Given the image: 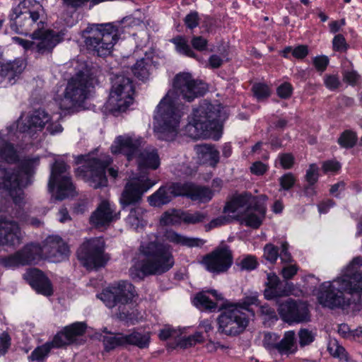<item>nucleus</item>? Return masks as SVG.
<instances>
[{"label": "nucleus", "mask_w": 362, "mask_h": 362, "mask_svg": "<svg viewBox=\"0 0 362 362\" xmlns=\"http://www.w3.org/2000/svg\"><path fill=\"white\" fill-rule=\"evenodd\" d=\"M105 246V240L101 237L88 240L78 249V259L88 269L103 267L108 259Z\"/></svg>", "instance_id": "nucleus-14"}, {"label": "nucleus", "mask_w": 362, "mask_h": 362, "mask_svg": "<svg viewBox=\"0 0 362 362\" xmlns=\"http://www.w3.org/2000/svg\"><path fill=\"white\" fill-rule=\"evenodd\" d=\"M39 164V158H27L25 159L22 163L21 168L18 169H5L3 168L6 171H13L15 173L18 174V188L21 191V194L19 197V200L17 202H13L16 205H21L23 203L24 199V192L21 188L22 185V177L23 175H30L33 172L34 168H36Z\"/></svg>", "instance_id": "nucleus-32"}, {"label": "nucleus", "mask_w": 362, "mask_h": 362, "mask_svg": "<svg viewBox=\"0 0 362 362\" xmlns=\"http://www.w3.org/2000/svg\"><path fill=\"white\" fill-rule=\"evenodd\" d=\"M252 92L257 100H263L270 95V90L268 86L264 83H255L252 86Z\"/></svg>", "instance_id": "nucleus-51"}, {"label": "nucleus", "mask_w": 362, "mask_h": 362, "mask_svg": "<svg viewBox=\"0 0 362 362\" xmlns=\"http://www.w3.org/2000/svg\"><path fill=\"white\" fill-rule=\"evenodd\" d=\"M204 337L201 332H195L194 334L188 336L187 337L182 338L178 345L183 349L195 345L197 343H202L204 341Z\"/></svg>", "instance_id": "nucleus-49"}, {"label": "nucleus", "mask_w": 362, "mask_h": 362, "mask_svg": "<svg viewBox=\"0 0 362 362\" xmlns=\"http://www.w3.org/2000/svg\"><path fill=\"white\" fill-rule=\"evenodd\" d=\"M24 278L37 293L47 296L52 294L53 290L50 281L38 269H28L24 274Z\"/></svg>", "instance_id": "nucleus-24"}, {"label": "nucleus", "mask_w": 362, "mask_h": 362, "mask_svg": "<svg viewBox=\"0 0 362 362\" xmlns=\"http://www.w3.org/2000/svg\"><path fill=\"white\" fill-rule=\"evenodd\" d=\"M278 95L281 98H288L293 91V87L289 83H284L276 90Z\"/></svg>", "instance_id": "nucleus-62"}, {"label": "nucleus", "mask_w": 362, "mask_h": 362, "mask_svg": "<svg viewBox=\"0 0 362 362\" xmlns=\"http://www.w3.org/2000/svg\"><path fill=\"white\" fill-rule=\"evenodd\" d=\"M174 264L172 247L155 239L141 243L139 258L129 269V274L133 279L160 275L168 272Z\"/></svg>", "instance_id": "nucleus-2"}, {"label": "nucleus", "mask_w": 362, "mask_h": 362, "mask_svg": "<svg viewBox=\"0 0 362 362\" xmlns=\"http://www.w3.org/2000/svg\"><path fill=\"white\" fill-rule=\"evenodd\" d=\"M358 140L356 134L351 130H346L342 132L338 139V144L345 148H353Z\"/></svg>", "instance_id": "nucleus-46"}, {"label": "nucleus", "mask_w": 362, "mask_h": 362, "mask_svg": "<svg viewBox=\"0 0 362 362\" xmlns=\"http://www.w3.org/2000/svg\"><path fill=\"white\" fill-rule=\"evenodd\" d=\"M345 292L361 296V274H355L353 276L342 275L332 281L324 282L320 286L317 300L323 307L331 309L341 308L345 305Z\"/></svg>", "instance_id": "nucleus-5"}, {"label": "nucleus", "mask_w": 362, "mask_h": 362, "mask_svg": "<svg viewBox=\"0 0 362 362\" xmlns=\"http://www.w3.org/2000/svg\"><path fill=\"white\" fill-rule=\"evenodd\" d=\"M185 25L189 30L197 28L200 21V17L197 11H191L183 20Z\"/></svg>", "instance_id": "nucleus-52"}, {"label": "nucleus", "mask_w": 362, "mask_h": 362, "mask_svg": "<svg viewBox=\"0 0 362 362\" xmlns=\"http://www.w3.org/2000/svg\"><path fill=\"white\" fill-rule=\"evenodd\" d=\"M209 294H211L216 300L222 299L221 295L218 294L216 290L202 291L197 294L195 296L194 299V305L200 309H206L209 310H215L217 307V304L209 298Z\"/></svg>", "instance_id": "nucleus-35"}, {"label": "nucleus", "mask_w": 362, "mask_h": 362, "mask_svg": "<svg viewBox=\"0 0 362 362\" xmlns=\"http://www.w3.org/2000/svg\"><path fill=\"white\" fill-rule=\"evenodd\" d=\"M69 166L62 160H56L51 168L48 189L52 192L57 188L55 198L63 200L76 194V187L69 175Z\"/></svg>", "instance_id": "nucleus-12"}, {"label": "nucleus", "mask_w": 362, "mask_h": 362, "mask_svg": "<svg viewBox=\"0 0 362 362\" xmlns=\"http://www.w3.org/2000/svg\"><path fill=\"white\" fill-rule=\"evenodd\" d=\"M97 81L93 74L80 71L76 74L69 81L63 97L58 101L60 109L74 111L80 107L88 98L90 88Z\"/></svg>", "instance_id": "nucleus-8"}, {"label": "nucleus", "mask_w": 362, "mask_h": 362, "mask_svg": "<svg viewBox=\"0 0 362 362\" xmlns=\"http://www.w3.org/2000/svg\"><path fill=\"white\" fill-rule=\"evenodd\" d=\"M165 238L170 243L187 247H201L206 243L203 239L187 237L172 230L165 232Z\"/></svg>", "instance_id": "nucleus-33"}, {"label": "nucleus", "mask_w": 362, "mask_h": 362, "mask_svg": "<svg viewBox=\"0 0 362 362\" xmlns=\"http://www.w3.org/2000/svg\"><path fill=\"white\" fill-rule=\"evenodd\" d=\"M18 174L0 168V189L8 192L13 202L19 200L21 191L18 188Z\"/></svg>", "instance_id": "nucleus-30"}, {"label": "nucleus", "mask_w": 362, "mask_h": 362, "mask_svg": "<svg viewBox=\"0 0 362 362\" xmlns=\"http://www.w3.org/2000/svg\"><path fill=\"white\" fill-rule=\"evenodd\" d=\"M180 196L189 198L192 201L199 202H208L213 196V192L206 187L196 185L191 182L180 183Z\"/></svg>", "instance_id": "nucleus-28"}, {"label": "nucleus", "mask_w": 362, "mask_h": 362, "mask_svg": "<svg viewBox=\"0 0 362 362\" xmlns=\"http://www.w3.org/2000/svg\"><path fill=\"white\" fill-rule=\"evenodd\" d=\"M134 89L129 78L117 75L112 85L106 108L112 113L124 112L132 104Z\"/></svg>", "instance_id": "nucleus-10"}, {"label": "nucleus", "mask_w": 362, "mask_h": 362, "mask_svg": "<svg viewBox=\"0 0 362 362\" xmlns=\"http://www.w3.org/2000/svg\"><path fill=\"white\" fill-rule=\"evenodd\" d=\"M266 209L255 198V202L245 210L241 218H235L246 226L258 228L265 217Z\"/></svg>", "instance_id": "nucleus-26"}, {"label": "nucleus", "mask_w": 362, "mask_h": 362, "mask_svg": "<svg viewBox=\"0 0 362 362\" xmlns=\"http://www.w3.org/2000/svg\"><path fill=\"white\" fill-rule=\"evenodd\" d=\"M236 264L241 270L252 271L257 268V258L250 255H245L237 260Z\"/></svg>", "instance_id": "nucleus-47"}, {"label": "nucleus", "mask_w": 362, "mask_h": 362, "mask_svg": "<svg viewBox=\"0 0 362 362\" xmlns=\"http://www.w3.org/2000/svg\"><path fill=\"white\" fill-rule=\"evenodd\" d=\"M23 235L18 223L6 216H0V245L18 246Z\"/></svg>", "instance_id": "nucleus-20"}, {"label": "nucleus", "mask_w": 362, "mask_h": 362, "mask_svg": "<svg viewBox=\"0 0 362 362\" xmlns=\"http://www.w3.org/2000/svg\"><path fill=\"white\" fill-rule=\"evenodd\" d=\"M298 337L301 346L310 344L315 339L313 333L308 329H300L298 332Z\"/></svg>", "instance_id": "nucleus-57"}, {"label": "nucleus", "mask_w": 362, "mask_h": 362, "mask_svg": "<svg viewBox=\"0 0 362 362\" xmlns=\"http://www.w3.org/2000/svg\"><path fill=\"white\" fill-rule=\"evenodd\" d=\"M206 90L205 83L194 79L190 74L176 75L173 89L160 100L155 112V129L159 139L170 141L176 136L182 114L181 100L191 102Z\"/></svg>", "instance_id": "nucleus-1"}, {"label": "nucleus", "mask_w": 362, "mask_h": 362, "mask_svg": "<svg viewBox=\"0 0 362 362\" xmlns=\"http://www.w3.org/2000/svg\"><path fill=\"white\" fill-rule=\"evenodd\" d=\"M278 313L283 321L292 323H303L310 320V314L307 303L288 299L279 303Z\"/></svg>", "instance_id": "nucleus-17"}, {"label": "nucleus", "mask_w": 362, "mask_h": 362, "mask_svg": "<svg viewBox=\"0 0 362 362\" xmlns=\"http://www.w3.org/2000/svg\"><path fill=\"white\" fill-rule=\"evenodd\" d=\"M278 158L284 169H290L294 164V157L291 153L279 154Z\"/></svg>", "instance_id": "nucleus-59"}, {"label": "nucleus", "mask_w": 362, "mask_h": 362, "mask_svg": "<svg viewBox=\"0 0 362 362\" xmlns=\"http://www.w3.org/2000/svg\"><path fill=\"white\" fill-rule=\"evenodd\" d=\"M327 350L330 355L334 358H339L340 361H348V354L346 351L339 344L337 339H332L329 340L327 346Z\"/></svg>", "instance_id": "nucleus-43"}, {"label": "nucleus", "mask_w": 362, "mask_h": 362, "mask_svg": "<svg viewBox=\"0 0 362 362\" xmlns=\"http://www.w3.org/2000/svg\"><path fill=\"white\" fill-rule=\"evenodd\" d=\"M154 184L147 175L130 177L126 182L119 198V203L122 208L139 204L141 202L144 194Z\"/></svg>", "instance_id": "nucleus-15"}, {"label": "nucleus", "mask_w": 362, "mask_h": 362, "mask_svg": "<svg viewBox=\"0 0 362 362\" xmlns=\"http://www.w3.org/2000/svg\"><path fill=\"white\" fill-rule=\"evenodd\" d=\"M81 35L88 51L99 57H107L112 53L120 34L117 26L108 23L89 24Z\"/></svg>", "instance_id": "nucleus-7"}, {"label": "nucleus", "mask_w": 362, "mask_h": 362, "mask_svg": "<svg viewBox=\"0 0 362 362\" xmlns=\"http://www.w3.org/2000/svg\"><path fill=\"white\" fill-rule=\"evenodd\" d=\"M194 151L199 160L211 167H216L219 162V151L215 146L203 144L194 146Z\"/></svg>", "instance_id": "nucleus-31"}, {"label": "nucleus", "mask_w": 362, "mask_h": 362, "mask_svg": "<svg viewBox=\"0 0 362 362\" xmlns=\"http://www.w3.org/2000/svg\"><path fill=\"white\" fill-rule=\"evenodd\" d=\"M86 325L83 322H75L58 332L53 338L52 344L53 348H62L75 343L78 338L86 332Z\"/></svg>", "instance_id": "nucleus-21"}, {"label": "nucleus", "mask_w": 362, "mask_h": 362, "mask_svg": "<svg viewBox=\"0 0 362 362\" xmlns=\"http://www.w3.org/2000/svg\"><path fill=\"white\" fill-rule=\"evenodd\" d=\"M318 171L319 168L316 164L313 163L309 165L305 177L308 184L315 185L317 182L319 177Z\"/></svg>", "instance_id": "nucleus-56"}, {"label": "nucleus", "mask_w": 362, "mask_h": 362, "mask_svg": "<svg viewBox=\"0 0 362 362\" xmlns=\"http://www.w3.org/2000/svg\"><path fill=\"white\" fill-rule=\"evenodd\" d=\"M264 257L271 263L276 262L279 257V248L272 244H267L264 247Z\"/></svg>", "instance_id": "nucleus-54"}, {"label": "nucleus", "mask_w": 362, "mask_h": 362, "mask_svg": "<svg viewBox=\"0 0 362 362\" xmlns=\"http://www.w3.org/2000/svg\"><path fill=\"white\" fill-rule=\"evenodd\" d=\"M69 253V248L64 240L58 235H51L42 247L35 243L27 244L14 254L0 258V264L6 268H15L35 264L43 256L61 260Z\"/></svg>", "instance_id": "nucleus-3"}, {"label": "nucleus", "mask_w": 362, "mask_h": 362, "mask_svg": "<svg viewBox=\"0 0 362 362\" xmlns=\"http://www.w3.org/2000/svg\"><path fill=\"white\" fill-rule=\"evenodd\" d=\"M5 78L7 83H12V80L21 74L25 68L23 60L18 59L13 62L4 64Z\"/></svg>", "instance_id": "nucleus-38"}, {"label": "nucleus", "mask_w": 362, "mask_h": 362, "mask_svg": "<svg viewBox=\"0 0 362 362\" xmlns=\"http://www.w3.org/2000/svg\"><path fill=\"white\" fill-rule=\"evenodd\" d=\"M180 219L187 224H197L204 222L208 218L206 213L201 211L190 212H181L179 214Z\"/></svg>", "instance_id": "nucleus-44"}, {"label": "nucleus", "mask_w": 362, "mask_h": 362, "mask_svg": "<svg viewBox=\"0 0 362 362\" xmlns=\"http://www.w3.org/2000/svg\"><path fill=\"white\" fill-rule=\"evenodd\" d=\"M218 331L228 336H236L246 329L249 319L246 313L238 305H230L226 308L218 316Z\"/></svg>", "instance_id": "nucleus-13"}, {"label": "nucleus", "mask_w": 362, "mask_h": 362, "mask_svg": "<svg viewBox=\"0 0 362 362\" xmlns=\"http://www.w3.org/2000/svg\"><path fill=\"white\" fill-rule=\"evenodd\" d=\"M134 159H136L138 169L141 172L156 170L160 165L158 150L152 146H148L142 151L140 148Z\"/></svg>", "instance_id": "nucleus-25"}, {"label": "nucleus", "mask_w": 362, "mask_h": 362, "mask_svg": "<svg viewBox=\"0 0 362 362\" xmlns=\"http://www.w3.org/2000/svg\"><path fill=\"white\" fill-rule=\"evenodd\" d=\"M143 144V139L134 134H123L116 137L111 146L113 154H122L127 160L134 159Z\"/></svg>", "instance_id": "nucleus-19"}, {"label": "nucleus", "mask_w": 362, "mask_h": 362, "mask_svg": "<svg viewBox=\"0 0 362 362\" xmlns=\"http://www.w3.org/2000/svg\"><path fill=\"white\" fill-rule=\"evenodd\" d=\"M49 120V115L44 110H35L25 119L21 117L17 121V129L23 133L33 129H42Z\"/></svg>", "instance_id": "nucleus-22"}, {"label": "nucleus", "mask_w": 362, "mask_h": 362, "mask_svg": "<svg viewBox=\"0 0 362 362\" xmlns=\"http://www.w3.org/2000/svg\"><path fill=\"white\" fill-rule=\"evenodd\" d=\"M116 218V214L110 202L103 201L93 213L90 218V221L96 226H103L108 225Z\"/></svg>", "instance_id": "nucleus-29"}, {"label": "nucleus", "mask_w": 362, "mask_h": 362, "mask_svg": "<svg viewBox=\"0 0 362 362\" xmlns=\"http://www.w3.org/2000/svg\"><path fill=\"white\" fill-rule=\"evenodd\" d=\"M151 336L148 332L133 329L129 334H124V344L146 349L150 344Z\"/></svg>", "instance_id": "nucleus-34"}, {"label": "nucleus", "mask_w": 362, "mask_h": 362, "mask_svg": "<svg viewBox=\"0 0 362 362\" xmlns=\"http://www.w3.org/2000/svg\"><path fill=\"white\" fill-rule=\"evenodd\" d=\"M255 198L251 194L243 193L233 195L225 204L223 212L230 216H240L248 206L255 202Z\"/></svg>", "instance_id": "nucleus-23"}, {"label": "nucleus", "mask_w": 362, "mask_h": 362, "mask_svg": "<svg viewBox=\"0 0 362 362\" xmlns=\"http://www.w3.org/2000/svg\"><path fill=\"white\" fill-rule=\"evenodd\" d=\"M220 117L219 106L204 103L194 110L192 118L186 126V132L194 139L210 138L217 141L222 134Z\"/></svg>", "instance_id": "nucleus-4"}, {"label": "nucleus", "mask_w": 362, "mask_h": 362, "mask_svg": "<svg viewBox=\"0 0 362 362\" xmlns=\"http://www.w3.org/2000/svg\"><path fill=\"white\" fill-rule=\"evenodd\" d=\"M233 262V252L226 245H219L205 255L201 261L206 270L216 275L226 272Z\"/></svg>", "instance_id": "nucleus-16"}, {"label": "nucleus", "mask_w": 362, "mask_h": 362, "mask_svg": "<svg viewBox=\"0 0 362 362\" xmlns=\"http://www.w3.org/2000/svg\"><path fill=\"white\" fill-rule=\"evenodd\" d=\"M64 33L55 32L52 30H41V31L32 33L30 38L34 40L33 52L38 55L51 54L54 48L64 39Z\"/></svg>", "instance_id": "nucleus-18"}, {"label": "nucleus", "mask_w": 362, "mask_h": 362, "mask_svg": "<svg viewBox=\"0 0 362 362\" xmlns=\"http://www.w3.org/2000/svg\"><path fill=\"white\" fill-rule=\"evenodd\" d=\"M235 218H240V216H230L229 214L220 216L216 218L211 220L207 225L205 226L206 230H209L214 228L230 223L233 221H235Z\"/></svg>", "instance_id": "nucleus-48"}, {"label": "nucleus", "mask_w": 362, "mask_h": 362, "mask_svg": "<svg viewBox=\"0 0 362 362\" xmlns=\"http://www.w3.org/2000/svg\"><path fill=\"white\" fill-rule=\"evenodd\" d=\"M134 286L127 281H121L110 286L98 296L110 308L118 307V317L123 320L128 317L129 312L125 305L132 302L135 296Z\"/></svg>", "instance_id": "nucleus-9"}, {"label": "nucleus", "mask_w": 362, "mask_h": 362, "mask_svg": "<svg viewBox=\"0 0 362 362\" xmlns=\"http://www.w3.org/2000/svg\"><path fill=\"white\" fill-rule=\"evenodd\" d=\"M11 346V337L6 332L0 334V356H5Z\"/></svg>", "instance_id": "nucleus-55"}, {"label": "nucleus", "mask_w": 362, "mask_h": 362, "mask_svg": "<svg viewBox=\"0 0 362 362\" xmlns=\"http://www.w3.org/2000/svg\"><path fill=\"white\" fill-rule=\"evenodd\" d=\"M279 279L276 275H268L267 286L264 290V296L267 299L271 300L283 296L286 293L279 288Z\"/></svg>", "instance_id": "nucleus-37"}, {"label": "nucleus", "mask_w": 362, "mask_h": 362, "mask_svg": "<svg viewBox=\"0 0 362 362\" xmlns=\"http://www.w3.org/2000/svg\"><path fill=\"white\" fill-rule=\"evenodd\" d=\"M313 64L318 71L323 72L329 64V59L325 55L315 57Z\"/></svg>", "instance_id": "nucleus-61"}, {"label": "nucleus", "mask_w": 362, "mask_h": 362, "mask_svg": "<svg viewBox=\"0 0 362 362\" xmlns=\"http://www.w3.org/2000/svg\"><path fill=\"white\" fill-rule=\"evenodd\" d=\"M296 178L291 173H287L279 177V182L281 187L280 189L288 191L295 185Z\"/></svg>", "instance_id": "nucleus-50"}, {"label": "nucleus", "mask_w": 362, "mask_h": 362, "mask_svg": "<svg viewBox=\"0 0 362 362\" xmlns=\"http://www.w3.org/2000/svg\"><path fill=\"white\" fill-rule=\"evenodd\" d=\"M259 302L257 292H252L249 296H246L241 303H236L241 307V309L246 313L249 311V306L257 305Z\"/></svg>", "instance_id": "nucleus-53"}, {"label": "nucleus", "mask_w": 362, "mask_h": 362, "mask_svg": "<svg viewBox=\"0 0 362 362\" xmlns=\"http://www.w3.org/2000/svg\"><path fill=\"white\" fill-rule=\"evenodd\" d=\"M84 156L78 157V163L85 161L84 165L77 169L76 173L81 176L89 185L95 189L107 185L105 168L110 165L112 159L104 155L100 158H91L85 160Z\"/></svg>", "instance_id": "nucleus-11"}, {"label": "nucleus", "mask_w": 362, "mask_h": 362, "mask_svg": "<svg viewBox=\"0 0 362 362\" xmlns=\"http://www.w3.org/2000/svg\"><path fill=\"white\" fill-rule=\"evenodd\" d=\"M170 42L175 45V50L179 54L198 59L197 54L193 51L190 45L188 44L187 40L185 37L178 35L173 38Z\"/></svg>", "instance_id": "nucleus-39"}, {"label": "nucleus", "mask_w": 362, "mask_h": 362, "mask_svg": "<svg viewBox=\"0 0 362 362\" xmlns=\"http://www.w3.org/2000/svg\"><path fill=\"white\" fill-rule=\"evenodd\" d=\"M180 183L160 187L148 197L149 204L153 206H161L169 203L174 197L180 196Z\"/></svg>", "instance_id": "nucleus-27"}, {"label": "nucleus", "mask_w": 362, "mask_h": 362, "mask_svg": "<svg viewBox=\"0 0 362 362\" xmlns=\"http://www.w3.org/2000/svg\"><path fill=\"white\" fill-rule=\"evenodd\" d=\"M8 18L11 30L21 35L30 37L45 28L44 10L36 0H21Z\"/></svg>", "instance_id": "nucleus-6"}, {"label": "nucleus", "mask_w": 362, "mask_h": 362, "mask_svg": "<svg viewBox=\"0 0 362 362\" xmlns=\"http://www.w3.org/2000/svg\"><path fill=\"white\" fill-rule=\"evenodd\" d=\"M191 45L194 49L203 52L207 49L208 41L202 36H193L191 39Z\"/></svg>", "instance_id": "nucleus-58"}, {"label": "nucleus", "mask_w": 362, "mask_h": 362, "mask_svg": "<svg viewBox=\"0 0 362 362\" xmlns=\"http://www.w3.org/2000/svg\"><path fill=\"white\" fill-rule=\"evenodd\" d=\"M361 265L362 258L361 257H356L354 258L348 266L347 272L344 275H349L350 276H353L355 274H359L362 276L361 273H359L356 271V269Z\"/></svg>", "instance_id": "nucleus-60"}, {"label": "nucleus", "mask_w": 362, "mask_h": 362, "mask_svg": "<svg viewBox=\"0 0 362 362\" xmlns=\"http://www.w3.org/2000/svg\"><path fill=\"white\" fill-rule=\"evenodd\" d=\"M52 348V344L49 341L47 342L35 349L28 358L31 361L43 362Z\"/></svg>", "instance_id": "nucleus-45"}, {"label": "nucleus", "mask_w": 362, "mask_h": 362, "mask_svg": "<svg viewBox=\"0 0 362 362\" xmlns=\"http://www.w3.org/2000/svg\"><path fill=\"white\" fill-rule=\"evenodd\" d=\"M103 341L105 349L107 351L112 350L119 346H125L124 334L109 333V335L104 336Z\"/></svg>", "instance_id": "nucleus-41"}, {"label": "nucleus", "mask_w": 362, "mask_h": 362, "mask_svg": "<svg viewBox=\"0 0 362 362\" xmlns=\"http://www.w3.org/2000/svg\"><path fill=\"white\" fill-rule=\"evenodd\" d=\"M150 60L141 59L138 60L132 67L134 75L141 81H145L149 76Z\"/></svg>", "instance_id": "nucleus-42"}, {"label": "nucleus", "mask_w": 362, "mask_h": 362, "mask_svg": "<svg viewBox=\"0 0 362 362\" xmlns=\"http://www.w3.org/2000/svg\"><path fill=\"white\" fill-rule=\"evenodd\" d=\"M145 212L146 211L139 206L132 209L127 218V223L134 229L144 226Z\"/></svg>", "instance_id": "nucleus-40"}, {"label": "nucleus", "mask_w": 362, "mask_h": 362, "mask_svg": "<svg viewBox=\"0 0 362 362\" xmlns=\"http://www.w3.org/2000/svg\"><path fill=\"white\" fill-rule=\"evenodd\" d=\"M275 349L281 354L289 355L297 350L296 334L294 331L286 332L283 339L277 341Z\"/></svg>", "instance_id": "nucleus-36"}, {"label": "nucleus", "mask_w": 362, "mask_h": 362, "mask_svg": "<svg viewBox=\"0 0 362 362\" xmlns=\"http://www.w3.org/2000/svg\"><path fill=\"white\" fill-rule=\"evenodd\" d=\"M279 337L275 334L267 333L264 335L263 344L268 349H275Z\"/></svg>", "instance_id": "nucleus-64"}, {"label": "nucleus", "mask_w": 362, "mask_h": 362, "mask_svg": "<svg viewBox=\"0 0 362 362\" xmlns=\"http://www.w3.org/2000/svg\"><path fill=\"white\" fill-rule=\"evenodd\" d=\"M324 82L327 88L335 90L340 85V81L337 75H326L324 78Z\"/></svg>", "instance_id": "nucleus-63"}]
</instances>
